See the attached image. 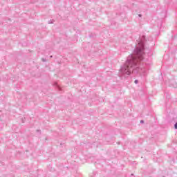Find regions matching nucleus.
I'll return each instance as SVG.
<instances>
[{"mask_svg": "<svg viewBox=\"0 0 177 177\" xmlns=\"http://www.w3.org/2000/svg\"><path fill=\"white\" fill-rule=\"evenodd\" d=\"M146 36H140L137 40L138 47H136L133 50V54H131L127 58L126 63L120 69V76L127 77L133 74H140L146 75V71L143 68H140L139 65L140 62H142L145 56V45H146Z\"/></svg>", "mask_w": 177, "mask_h": 177, "instance_id": "1", "label": "nucleus"}, {"mask_svg": "<svg viewBox=\"0 0 177 177\" xmlns=\"http://www.w3.org/2000/svg\"><path fill=\"white\" fill-rule=\"evenodd\" d=\"M53 21H55L53 19L48 21V24H53Z\"/></svg>", "mask_w": 177, "mask_h": 177, "instance_id": "2", "label": "nucleus"}, {"mask_svg": "<svg viewBox=\"0 0 177 177\" xmlns=\"http://www.w3.org/2000/svg\"><path fill=\"white\" fill-rule=\"evenodd\" d=\"M174 129H177V122L174 124Z\"/></svg>", "mask_w": 177, "mask_h": 177, "instance_id": "3", "label": "nucleus"}, {"mask_svg": "<svg viewBox=\"0 0 177 177\" xmlns=\"http://www.w3.org/2000/svg\"><path fill=\"white\" fill-rule=\"evenodd\" d=\"M134 83H135V84H139V80H136L134 81Z\"/></svg>", "mask_w": 177, "mask_h": 177, "instance_id": "4", "label": "nucleus"}, {"mask_svg": "<svg viewBox=\"0 0 177 177\" xmlns=\"http://www.w3.org/2000/svg\"><path fill=\"white\" fill-rule=\"evenodd\" d=\"M170 86H173L174 88H176V84H170Z\"/></svg>", "mask_w": 177, "mask_h": 177, "instance_id": "5", "label": "nucleus"}, {"mask_svg": "<svg viewBox=\"0 0 177 177\" xmlns=\"http://www.w3.org/2000/svg\"><path fill=\"white\" fill-rule=\"evenodd\" d=\"M55 86H57V88H58V89L60 91V86H59L58 84H55Z\"/></svg>", "mask_w": 177, "mask_h": 177, "instance_id": "6", "label": "nucleus"}, {"mask_svg": "<svg viewBox=\"0 0 177 177\" xmlns=\"http://www.w3.org/2000/svg\"><path fill=\"white\" fill-rule=\"evenodd\" d=\"M140 124H145V120H140Z\"/></svg>", "mask_w": 177, "mask_h": 177, "instance_id": "7", "label": "nucleus"}, {"mask_svg": "<svg viewBox=\"0 0 177 177\" xmlns=\"http://www.w3.org/2000/svg\"><path fill=\"white\" fill-rule=\"evenodd\" d=\"M42 62H46V59L42 58Z\"/></svg>", "mask_w": 177, "mask_h": 177, "instance_id": "8", "label": "nucleus"}, {"mask_svg": "<svg viewBox=\"0 0 177 177\" xmlns=\"http://www.w3.org/2000/svg\"><path fill=\"white\" fill-rule=\"evenodd\" d=\"M138 17H142V15H141V14H139V15H138Z\"/></svg>", "mask_w": 177, "mask_h": 177, "instance_id": "9", "label": "nucleus"}, {"mask_svg": "<svg viewBox=\"0 0 177 177\" xmlns=\"http://www.w3.org/2000/svg\"><path fill=\"white\" fill-rule=\"evenodd\" d=\"M37 132H41V130H37Z\"/></svg>", "mask_w": 177, "mask_h": 177, "instance_id": "10", "label": "nucleus"}, {"mask_svg": "<svg viewBox=\"0 0 177 177\" xmlns=\"http://www.w3.org/2000/svg\"><path fill=\"white\" fill-rule=\"evenodd\" d=\"M50 57L52 58V57H53V56L51 55V56H50Z\"/></svg>", "mask_w": 177, "mask_h": 177, "instance_id": "11", "label": "nucleus"}, {"mask_svg": "<svg viewBox=\"0 0 177 177\" xmlns=\"http://www.w3.org/2000/svg\"><path fill=\"white\" fill-rule=\"evenodd\" d=\"M131 176H133V174H131Z\"/></svg>", "mask_w": 177, "mask_h": 177, "instance_id": "12", "label": "nucleus"}, {"mask_svg": "<svg viewBox=\"0 0 177 177\" xmlns=\"http://www.w3.org/2000/svg\"><path fill=\"white\" fill-rule=\"evenodd\" d=\"M131 176H133V174H131Z\"/></svg>", "mask_w": 177, "mask_h": 177, "instance_id": "13", "label": "nucleus"}]
</instances>
